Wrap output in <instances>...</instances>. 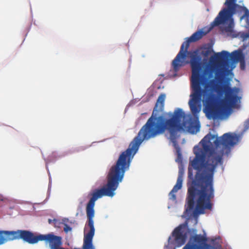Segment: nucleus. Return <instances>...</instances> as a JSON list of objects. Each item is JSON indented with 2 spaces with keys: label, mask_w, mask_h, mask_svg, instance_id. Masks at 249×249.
I'll return each mask as SVG.
<instances>
[{
  "label": "nucleus",
  "mask_w": 249,
  "mask_h": 249,
  "mask_svg": "<svg viewBox=\"0 0 249 249\" xmlns=\"http://www.w3.org/2000/svg\"><path fill=\"white\" fill-rule=\"evenodd\" d=\"M238 141L239 137L235 134L227 133L218 138L209 133L199 145L194 147L195 157L191 164L196 173L194 178L192 170L188 168V178L192 181L190 184L188 183L186 214L196 216L204 213L205 210L212 209L211 199L214 196L213 177L216 169L222 164L224 150H230Z\"/></svg>",
  "instance_id": "f257e3e1"
},
{
  "label": "nucleus",
  "mask_w": 249,
  "mask_h": 249,
  "mask_svg": "<svg viewBox=\"0 0 249 249\" xmlns=\"http://www.w3.org/2000/svg\"><path fill=\"white\" fill-rule=\"evenodd\" d=\"M211 29L207 31L203 29L194 33L182 44L180 51L173 60L172 65L175 72L179 71L180 67L187 64L185 59L188 54L190 58V64L192 69L191 84L193 93L189 102L190 109L194 115L199 113L201 109L200 103L203 96L204 110L209 119H216L224 114L226 110L234 107L240 102L241 97L238 96L240 89L231 88L229 84L222 86H216V90L219 93H225V97L219 104L217 103V98L210 89V85L215 83L214 79L209 81L212 73L205 70L202 73L201 57L198 50L188 52L187 50L191 42H196L206 35Z\"/></svg>",
  "instance_id": "f03ea898"
},
{
  "label": "nucleus",
  "mask_w": 249,
  "mask_h": 249,
  "mask_svg": "<svg viewBox=\"0 0 249 249\" xmlns=\"http://www.w3.org/2000/svg\"><path fill=\"white\" fill-rule=\"evenodd\" d=\"M165 95L161 94L151 117L140 130L137 136L130 143L128 148L119 157L116 164L112 167L125 173L130 166L134 156L137 152L140 144L144 140H148L167 131L172 142L176 141L178 131L182 129V120L185 114L181 108L176 109L173 112H169L157 116L155 111L158 104L162 109L164 106Z\"/></svg>",
  "instance_id": "7ed1b4c3"
},
{
  "label": "nucleus",
  "mask_w": 249,
  "mask_h": 249,
  "mask_svg": "<svg viewBox=\"0 0 249 249\" xmlns=\"http://www.w3.org/2000/svg\"><path fill=\"white\" fill-rule=\"evenodd\" d=\"M125 173L113 167L110 169L107 176V183L106 186L100 189L95 190L89 195L90 197L86 206V213L88 221L84 228L83 244L82 249H95L92 240L95 233L93 217L94 216V207L95 201L103 196H113L114 191L117 189L120 182H122ZM39 235H41L39 234ZM49 237L48 240H42L46 245H48L50 249H69L62 247V238L56 235L53 232L42 234ZM74 249H81L74 248Z\"/></svg>",
  "instance_id": "20e7f679"
},
{
  "label": "nucleus",
  "mask_w": 249,
  "mask_h": 249,
  "mask_svg": "<svg viewBox=\"0 0 249 249\" xmlns=\"http://www.w3.org/2000/svg\"><path fill=\"white\" fill-rule=\"evenodd\" d=\"M231 60L233 62H244L245 56L241 49H238L230 53L226 51L215 53L210 57V61L215 66V79L218 82H221L225 74L226 70L224 66L228 60Z\"/></svg>",
  "instance_id": "39448f33"
},
{
  "label": "nucleus",
  "mask_w": 249,
  "mask_h": 249,
  "mask_svg": "<svg viewBox=\"0 0 249 249\" xmlns=\"http://www.w3.org/2000/svg\"><path fill=\"white\" fill-rule=\"evenodd\" d=\"M22 239L30 244H36L39 240H48L49 237L42 235H35L32 232L27 230L0 231V245L9 241Z\"/></svg>",
  "instance_id": "423d86ee"
},
{
  "label": "nucleus",
  "mask_w": 249,
  "mask_h": 249,
  "mask_svg": "<svg viewBox=\"0 0 249 249\" xmlns=\"http://www.w3.org/2000/svg\"><path fill=\"white\" fill-rule=\"evenodd\" d=\"M196 230L188 229V232L195 234L190 238L188 243L182 249H222L221 245L213 246L206 244L207 238L205 235L197 234Z\"/></svg>",
  "instance_id": "0eeeda50"
},
{
  "label": "nucleus",
  "mask_w": 249,
  "mask_h": 249,
  "mask_svg": "<svg viewBox=\"0 0 249 249\" xmlns=\"http://www.w3.org/2000/svg\"><path fill=\"white\" fill-rule=\"evenodd\" d=\"M236 2L237 0H226L224 3L226 7L219 13L218 15L212 23V27L225 22L235 14V10L243 8L242 6L237 4Z\"/></svg>",
  "instance_id": "6e6552de"
},
{
  "label": "nucleus",
  "mask_w": 249,
  "mask_h": 249,
  "mask_svg": "<svg viewBox=\"0 0 249 249\" xmlns=\"http://www.w3.org/2000/svg\"><path fill=\"white\" fill-rule=\"evenodd\" d=\"M172 237L174 238L172 243L176 247H179L184 244L187 237L186 226L181 224L176 228L172 232Z\"/></svg>",
  "instance_id": "1a4fd4ad"
},
{
  "label": "nucleus",
  "mask_w": 249,
  "mask_h": 249,
  "mask_svg": "<svg viewBox=\"0 0 249 249\" xmlns=\"http://www.w3.org/2000/svg\"><path fill=\"white\" fill-rule=\"evenodd\" d=\"M183 175L184 169L183 168H179L176 184L174 186L169 195L170 198L173 200H175L176 199V195L175 194L182 187Z\"/></svg>",
  "instance_id": "9d476101"
},
{
  "label": "nucleus",
  "mask_w": 249,
  "mask_h": 249,
  "mask_svg": "<svg viewBox=\"0 0 249 249\" xmlns=\"http://www.w3.org/2000/svg\"><path fill=\"white\" fill-rule=\"evenodd\" d=\"M200 125L197 118L191 119L188 123L187 130L191 134H196L199 131Z\"/></svg>",
  "instance_id": "9b49d317"
},
{
  "label": "nucleus",
  "mask_w": 249,
  "mask_h": 249,
  "mask_svg": "<svg viewBox=\"0 0 249 249\" xmlns=\"http://www.w3.org/2000/svg\"><path fill=\"white\" fill-rule=\"evenodd\" d=\"M242 9H239V10H236L235 11V14H240L242 12H244V15L241 17V19H242L244 18H246V21L247 24L249 26V11L248 9L245 6H242Z\"/></svg>",
  "instance_id": "f8f14e48"
},
{
  "label": "nucleus",
  "mask_w": 249,
  "mask_h": 249,
  "mask_svg": "<svg viewBox=\"0 0 249 249\" xmlns=\"http://www.w3.org/2000/svg\"><path fill=\"white\" fill-rule=\"evenodd\" d=\"M228 20H230V23H229V24L228 25V26H226L224 28V30L227 33H232L233 31V26H234L233 21L232 17L231 18H229L228 20H227L225 22H224V23H225ZM221 24H223V23H221ZM219 25H220V24Z\"/></svg>",
  "instance_id": "ddd939ff"
},
{
  "label": "nucleus",
  "mask_w": 249,
  "mask_h": 249,
  "mask_svg": "<svg viewBox=\"0 0 249 249\" xmlns=\"http://www.w3.org/2000/svg\"><path fill=\"white\" fill-rule=\"evenodd\" d=\"M173 242L171 241V237H170L168 239V244L164 246V249H172V247L170 246V244H173Z\"/></svg>",
  "instance_id": "4468645a"
},
{
  "label": "nucleus",
  "mask_w": 249,
  "mask_h": 249,
  "mask_svg": "<svg viewBox=\"0 0 249 249\" xmlns=\"http://www.w3.org/2000/svg\"><path fill=\"white\" fill-rule=\"evenodd\" d=\"M63 230L66 233H68V232L71 231L72 228L68 225L65 224Z\"/></svg>",
  "instance_id": "2eb2a0df"
},
{
  "label": "nucleus",
  "mask_w": 249,
  "mask_h": 249,
  "mask_svg": "<svg viewBox=\"0 0 249 249\" xmlns=\"http://www.w3.org/2000/svg\"><path fill=\"white\" fill-rule=\"evenodd\" d=\"M249 127V119H248L245 122V128L246 129H248Z\"/></svg>",
  "instance_id": "dca6fc26"
},
{
  "label": "nucleus",
  "mask_w": 249,
  "mask_h": 249,
  "mask_svg": "<svg viewBox=\"0 0 249 249\" xmlns=\"http://www.w3.org/2000/svg\"><path fill=\"white\" fill-rule=\"evenodd\" d=\"M210 53V51L209 50H207L206 51H205L204 53H203V54L205 55V56H207L209 53Z\"/></svg>",
  "instance_id": "f3484780"
},
{
  "label": "nucleus",
  "mask_w": 249,
  "mask_h": 249,
  "mask_svg": "<svg viewBox=\"0 0 249 249\" xmlns=\"http://www.w3.org/2000/svg\"><path fill=\"white\" fill-rule=\"evenodd\" d=\"M52 221H53V220H51V219H49L48 220V222H49V224H51V223H52Z\"/></svg>",
  "instance_id": "a211bd4d"
},
{
  "label": "nucleus",
  "mask_w": 249,
  "mask_h": 249,
  "mask_svg": "<svg viewBox=\"0 0 249 249\" xmlns=\"http://www.w3.org/2000/svg\"><path fill=\"white\" fill-rule=\"evenodd\" d=\"M3 200V199L1 198L0 197V201H2Z\"/></svg>",
  "instance_id": "6ab92c4d"
},
{
  "label": "nucleus",
  "mask_w": 249,
  "mask_h": 249,
  "mask_svg": "<svg viewBox=\"0 0 249 249\" xmlns=\"http://www.w3.org/2000/svg\"><path fill=\"white\" fill-rule=\"evenodd\" d=\"M213 71V69H211V72H212Z\"/></svg>",
  "instance_id": "aec40b11"
},
{
  "label": "nucleus",
  "mask_w": 249,
  "mask_h": 249,
  "mask_svg": "<svg viewBox=\"0 0 249 249\" xmlns=\"http://www.w3.org/2000/svg\"><path fill=\"white\" fill-rule=\"evenodd\" d=\"M53 221H55V222L56 221V220L55 219H54Z\"/></svg>",
  "instance_id": "412c9836"
},
{
  "label": "nucleus",
  "mask_w": 249,
  "mask_h": 249,
  "mask_svg": "<svg viewBox=\"0 0 249 249\" xmlns=\"http://www.w3.org/2000/svg\"><path fill=\"white\" fill-rule=\"evenodd\" d=\"M173 249H175V248H174Z\"/></svg>",
  "instance_id": "4be33fe9"
}]
</instances>
